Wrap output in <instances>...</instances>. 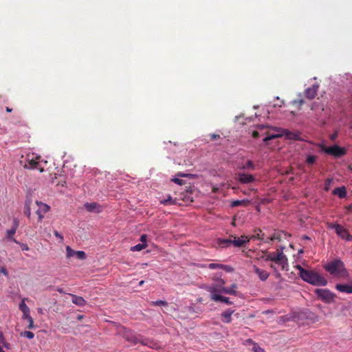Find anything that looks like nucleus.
I'll use <instances>...</instances> for the list:
<instances>
[{
	"label": "nucleus",
	"mask_w": 352,
	"mask_h": 352,
	"mask_svg": "<svg viewBox=\"0 0 352 352\" xmlns=\"http://www.w3.org/2000/svg\"><path fill=\"white\" fill-rule=\"evenodd\" d=\"M19 225V221L16 219H14L12 228H14L15 230H17Z\"/></svg>",
	"instance_id": "49"
},
{
	"label": "nucleus",
	"mask_w": 352,
	"mask_h": 352,
	"mask_svg": "<svg viewBox=\"0 0 352 352\" xmlns=\"http://www.w3.org/2000/svg\"><path fill=\"white\" fill-rule=\"evenodd\" d=\"M333 194L338 195L340 198H344L346 196V190L344 186L338 187L333 190Z\"/></svg>",
	"instance_id": "22"
},
{
	"label": "nucleus",
	"mask_w": 352,
	"mask_h": 352,
	"mask_svg": "<svg viewBox=\"0 0 352 352\" xmlns=\"http://www.w3.org/2000/svg\"><path fill=\"white\" fill-rule=\"evenodd\" d=\"M318 146L321 151L335 157H340L346 154V150L338 145L327 147L322 144H319Z\"/></svg>",
	"instance_id": "5"
},
{
	"label": "nucleus",
	"mask_w": 352,
	"mask_h": 352,
	"mask_svg": "<svg viewBox=\"0 0 352 352\" xmlns=\"http://www.w3.org/2000/svg\"><path fill=\"white\" fill-rule=\"evenodd\" d=\"M28 329H34V320L32 318H30L29 320H28Z\"/></svg>",
	"instance_id": "45"
},
{
	"label": "nucleus",
	"mask_w": 352,
	"mask_h": 352,
	"mask_svg": "<svg viewBox=\"0 0 352 352\" xmlns=\"http://www.w3.org/2000/svg\"><path fill=\"white\" fill-rule=\"evenodd\" d=\"M254 271L262 281L266 280L270 276V274L266 270L260 269L256 265L254 266Z\"/></svg>",
	"instance_id": "15"
},
{
	"label": "nucleus",
	"mask_w": 352,
	"mask_h": 352,
	"mask_svg": "<svg viewBox=\"0 0 352 352\" xmlns=\"http://www.w3.org/2000/svg\"><path fill=\"white\" fill-rule=\"evenodd\" d=\"M144 283V280H141V281H140V283H139V286H142V285H143Z\"/></svg>",
	"instance_id": "62"
},
{
	"label": "nucleus",
	"mask_w": 352,
	"mask_h": 352,
	"mask_svg": "<svg viewBox=\"0 0 352 352\" xmlns=\"http://www.w3.org/2000/svg\"><path fill=\"white\" fill-rule=\"evenodd\" d=\"M21 336L25 337L28 339H32L34 337V334L32 331H25L21 333Z\"/></svg>",
	"instance_id": "36"
},
{
	"label": "nucleus",
	"mask_w": 352,
	"mask_h": 352,
	"mask_svg": "<svg viewBox=\"0 0 352 352\" xmlns=\"http://www.w3.org/2000/svg\"><path fill=\"white\" fill-rule=\"evenodd\" d=\"M284 135H285L286 137L290 140H297L298 138V135L292 132H289L287 130H285Z\"/></svg>",
	"instance_id": "32"
},
{
	"label": "nucleus",
	"mask_w": 352,
	"mask_h": 352,
	"mask_svg": "<svg viewBox=\"0 0 352 352\" xmlns=\"http://www.w3.org/2000/svg\"><path fill=\"white\" fill-rule=\"evenodd\" d=\"M221 287L217 288V287H210L208 291L211 293V295L213 294H217V292H220Z\"/></svg>",
	"instance_id": "41"
},
{
	"label": "nucleus",
	"mask_w": 352,
	"mask_h": 352,
	"mask_svg": "<svg viewBox=\"0 0 352 352\" xmlns=\"http://www.w3.org/2000/svg\"><path fill=\"white\" fill-rule=\"evenodd\" d=\"M47 162L41 160V157L34 155V154L27 155L24 164V168L28 169H36L42 173L44 170L43 164H46Z\"/></svg>",
	"instance_id": "3"
},
{
	"label": "nucleus",
	"mask_w": 352,
	"mask_h": 352,
	"mask_svg": "<svg viewBox=\"0 0 352 352\" xmlns=\"http://www.w3.org/2000/svg\"><path fill=\"white\" fill-rule=\"evenodd\" d=\"M250 204V201L247 199L243 200H236L231 202L230 206L231 207H236L241 205L243 206H248Z\"/></svg>",
	"instance_id": "26"
},
{
	"label": "nucleus",
	"mask_w": 352,
	"mask_h": 352,
	"mask_svg": "<svg viewBox=\"0 0 352 352\" xmlns=\"http://www.w3.org/2000/svg\"><path fill=\"white\" fill-rule=\"evenodd\" d=\"M210 136H211V140H213L220 138V135L218 134L213 133V134H211Z\"/></svg>",
	"instance_id": "50"
},
{
	"label": "nucleus",
	"mask_w": 352,
	"mask_h": 352,
	"mask_svg": "<svg viewBox=\"0 0 352 352\" xmlns=\"http://www.w3.org/2000/svg\"><path fill=\"white\" fill-rule=\"evenodd\" d=\"M3 346L6 347V349H10V344L6 342H3Z\"/></svg>",
	"instance_id": "55"
},
{
	"label": "nucleus",
	"mask_w": 352,
	"mask_h": 352,
	"mask_svg": "<svg viewBox=\"0 0 352 352\" xmlns=\"http://www.w3.org/2000/svg\"><path fill=\"white\" fill-rule=\"evenodd\" d=\"M210 298L215 302L221 301L229 305L232 304V302L230 300L229 298L218 294H213L210 295Z\"/></svg>",
	"instance_id": "16"
},
{
	"label": "nucleus",
	"mask_w": 352,
	"mask_h": 352,
	"mask_svg": "<svg viewBox=\"0 0 352 352\" xmlns=\"http://www.w3.org/2000/svg\"><path fill=\"white\" fill-rule=\"evenodd\" d=\"M3 342H5L3 335L2 333H0V342L3 344Z\"/></svg>",
	"instance_id": "54"
},
{
	"label": "nucleus",
	"mask_w": 352,
	"mask_h": 352,
	"mask_svg": "<svg viewBox=\"0 0 352 352\" xmlns=\"http://www.w3.org/2000/svg\"><path fill=\"white\" fill-rule=\"evenodd\" d=\"M75 256L77 258L80 260H83L86 258V254L84 251H76L75 252Z\"/></svg>",
	"instance_id": "34"
},
{
	"label": "nucleus",
	"mask_w": 352,
	"mask_h": 352,
	"mask_svg": "<svg viewBox=\"0 0 352 352\" xmlns=\"http://www.w3.org/2000/svg\"><path fill=\"white\" fill-rule=\"evenodd\" d=\"M267 127H268V126H265V125H263V124H262V125H258V126H257L258 129V130H260V131H262V130H263L264 129H265V128H267Z\"/></svg>",
	"instance_id": "53"
},
{
	"label": "nucleus",
	"mask_w": 352,
	"mask_h": 352,
	"mask_svg": "<svg viewBox=\"0 0 352 352\" xmlns=\"http://www.w3.org/2000/svg\"><path fill=\"white\" fill-rule=\"evenodd\" d=\"M315 294L318 298L325 303H331L334 300L335 294L327 289H316Z\"/></svg>",
	"instance_id": "8"
},
{
	"label": "nucleus",
	"mask_w": 352,
	"mask_h": 352,
	"mask_svg": "<svg viewBox=\"0 0 352 352\" xmlns=\"http://www.w3.org/2000/svg\"><path fill=\"white\" fill-rule=\"evenodd\" d=\"M76 251L72 250L69 246L66 247V255L67 258L75 256V252Z\"/></svg>",
	"instance_id": "37"
},
{
	"label": "nucleus",
	"mask_w": 352,
	"mask_h": 352,
	"mask_svg": "<svg viewBox=\"0 0 352 352\" xmlns=\"http://www.w3.org/2000/svg\"><path fill=\"white\" fill-rule=\"evenodd\" d=\"M234 309H228L221 314V320L223 323H230L232 322V315L234 313Z\"/></svg>",
	"instance_id": "12"
},
{
	"label": "nucleus",
	"mask_w": 352,
	"mask_h": 352,
	"mask_svg": "<svg viewBox=\"0 0 352 352\" xmlns=\"http://www.w3.org/2000/svg\"><path fill=\"white\" fill-rule=\"evenodd\" d=\"M36 204L38 207L36 213L38 216V220L41 221L44 217V214L50 210V207L41 201H36Z\"/></svg>",
	"instance_id": "10"
},
{
	"label": "nucleus",
	"mask_w": 352,
	"mask_h": 352,
	"mask_svg": "<svg viewBox=\"0 0 352 352\" xmlns=\"http://www.w3.org/2000/svg\"><path fill=\"white\" fill-rule=\"evenodd\" d=\"M252 351L253 352H264V350L256 344H254L252 347Z\"/></svg>",
	"instance_id": "43"
},
{
	"label": "nucleus",
	"mask_w": 352,
	"mask_h": 352,
	"mask_svg": "<svg viewBox=\"0 0 352 352\" xmlns=\"http://www.w3.org/2000/svg\"><path fill=\"white\" fill-rule=\"evenodd\" d=\"M317 160V156L316 155H308L306 159V164L308 166H312L314 164H315L316 161Z\"/></svg>",
	"instance_id": "29"
},
{
	"label": "nucleus",
	"mask_w": 352,
	"mask_h": 352,
	"mask_svg": "<svg viewBox=\"0 0 352 352\" xmlns=\"http://www.w3.org/2000/svg\"><path fill=\"white\" fill-rule=\"evenodd\" d=\"M217 243L222 248H229L232 245L231 236L229 239H218Z\"/></svg>",
	"instance_id": "20"
},
{
	"label": "nucleus",
	"mask_w": 352,
	"mask_h": 352,
	"mask_svg": "<svg viewBox=\"0 0 352 352\" xmlns=\"http://www.w3.org/2000/svg\"><path fill=\"white\" fill-rule=\"evenodd\" d=\"M56 291L58 292L60 294H64V291L62 288H57Z\"/></svg>",
	"instance_id": "56"
},
{
	"label": "nucleus",
	"mask_w": 352,
	"mask_h": 352,
	"mask_svg": "<svg viewBox=\"0 0 352 352\" xmlns=\"http://www.w3.org/2000/svg\"><path fill=\"white\" fill-rule=\"evenodd\" d=\"M237 286L236 284H232L230 288L228 287H221L220 290V293L223 292L227 294H236V289Z\"/></svg>",
	"instance_id": "23"
},
{
	"label": "nucleus",
	"mask_w": 352,
	"mask_h": 352,
	"mask_svg": "<svg viewBox=\"0 0 352 352\" xmlns=\"http://www.w3.org/2000/svg\"><path fill=\"white\" fill-rule=\"evenodd\" d=\"M32 201L30 199H27L25 202V206H24V214L28 217H30L31 211H30V205H31Z\"/></svg>",
	"instance_id": "25"
},
{
	"label": "nucleus",
	"mask_w": 352,
	"mask_h": 352,
	"mask_svg": "<svg viewBox=\"0 0 352 352\" xmlns=\"http://www.w3.org/2000/svg\"><path fill=\"white\" fill-rule=\"evenodd\" d=\"M13 241L14 243H16V244H19L20 245V247L21 248V250L23 251H28V250H29L30 248H29L28 245L26 243H21V242L18 241L17 240H16L15 239H13Z\"/></svg>",
	"instance_id": "35"
},
{
	"label": "nucleus",
	"mask_w": 352,
	"mask_h": 352,
	"mask_svg": "<svg viewBox=\"0 0 352 352\" xmlns=\"http://www.w3.org/2000/svg\"><path fill=\"white\" fill-rule=\"evenodd\" d=\"M324 269L331 274L344 277L347 272L344 268V263L340 260H334L324 266Z\"/></svg>",
	"instance_id": "4"
},
{
	"label": "nucleus",
	"mask_w": 352,
	"mask_h": 352,
	"mask_svg": "<svg viewBox=\"0 0 352 352\" xmlns=\"http://www.w3.org/2000/svg\"><path fill=\"white\" fill-rule=\"evenodd\" d=\"M146 246H147L146 243H139V244H137V245L131 247V250L133 252L141 251L143 249H144L145 248H146Z\"/></svg>",
	"instance_id": "28"
},
{
	"label": "nucleus",
	"mask_w": 352,
	"mask_h": 352,
	"mask_svg": "<svg viewBox=\"0 0 352 352\" xmlns=\"http://www.w3.org/2000/svg\"><path fill=\"white\" fill-rule=\"evenodd\" d=\"M208 268L210 270L221 269L228 272L233 271V268L232 267L219 263H210L208 265Z\"/></svg>",
	"instance_id": "17"
},
{
	"label": "nucleus",
	"mask_w": 352,
	"mask_h": 352,
	"mask_svg": "<svg viewBox=\"0 0 352 352\" xmlns=\"http://www.w3.org/2000/svg\"><path fill=\"white\" fill-rule=\"evenodd\" d=\"M243 168H244V169H245V168L254 169V164H253V162L251 160H248L246 162V164L243 166Z\"/></svg>",
	"instance_id": "40"
},
{
	"label": "nucleus",
	"mask_w": 352,
	"mask_h": 352,
	"mask_svg": "<svg viewBox=\"0 0 352 352\" xmlns=\"http://www.w3.org/2000/svg\"><path fill=\"white\" fill-rule=\"evenodd\" d=\"M82 318H83V316H82V315H78V316H77V319H78V320H82Z\"/></svg>",
	"instance_id": "60"
},
{
	"label": "nucleus",
	"mask_w": 352,
	"mask_h": 352,
	"mask_svg": "<svg viewBox=\"0 0 352 352\" xmlns=\"http://www.w3.org/2000/svg\"><path fill=\"white\" fill-rule=\"evenodd\" d=\"M232 245L236 248L243 247L247 243L250 241L248 236L242 235L241 237H236L231 235Z\"/></svg>",
	"instance_id": "9"
},
{
	"label": "nucleus",
	"mask_w": 352,
	"mask_h": 352,
	"mask_svg": "<svg viewBox=\"0 0 352 352\" xmlns=\"http://www.w3.org/2000/svg\"><path fill=\"white\" fill-rule=\"evenodd\" d=\"M147 236L146 234H142L140 237V241L142 243H146Z\"/></svg>",
	"instance_id": "48"
},
{
	"label": "nucleus",
	"mask_w": 352,
	"mask_h": 352,
	"mask_svg": "<svg viewBox=\"0 0 352 352\" xmlns=\"http://www.w3.org/2000/svg\"><path fill=\"white\" fill-rule=\"evenodd\" d=\"M218 190H219L218 188H216V187H213L212 188V192H217Z\"/></svg>",
	"instance_id": "59"
},
{
	"label": "nucleus",
	"mask_w": 352,
	"mask_h": 352,
	"mask_svg": "<svg viewBox=\"0 0 352 352\" xmlns=\"http://www.w3.org/2000/svg\"><path fill=\"white\" fill-rule=\"evenodd\" d=\"M328 228L335 230L336 233L342 239L347 241H352V235L349 231L340 224L329 223Z\"/></svg>",
	"instance_id": "7"
},
{
	"label": "nucleus",
	"mask_w": 352,
	"mask_h": 352,
	"mask_svg": "<svg viewBox=\"0 0 352 352\" xmlns=\"http://www.w3.org/2000/svg\"><path fill=\"white\" fill-rule=\"evenodd\" d=\"M292 104H296V105H298V106H301V105H302L304 104V100L302 99L294 100L292 102Z\"/></svg>",
	"instance_id": "44"
},
{
	"label": "nucleus",
	"mask_w": 352,
	"mask_h": 352,
	"mask_svg": "<svg viewBox=\"0 0 352 352\" xmlns=\"http://www.w3.org/2000/svg\"><path fill=\"white\" fill-rule=\"evenodd\" d=\"M19 309L20 310L23 311H27L30 310V308L28 307V305L25 303V300L23 299L21 302L19 304Z\"/></svg>",
	"instance_id": "38"
},
{
	"label": "nucleus",
	"mask_w": 352,
	"mask_h": 352,
	"mask_svg": "<svg viewBox=\"0 0 352 352\" xmlns=\"http://www.w3.org/2000/svg\"><path fill=\"white\" fill-rule=\"evenodd\" d=\"M71 296L72 301L74 304L80 307H82L86 304V301L82 297L74 294H71Z\"/></svg>",
	"instance_id": "19"
},
{
	"label": "nucleus",
	"mask_w": 352,
	"mask_h": 352,
	"mask_svg": "<svg viewBox=\"0 0 352 352\" xmlns=\"http://www.w3.org/2000/svg\"><path fill=\"white\" fill-rule=\"evenodd\" d=\"M161 204L166 206L176 204V199H173L170 196H168L167 199L160 201Z\"/></svg>",
	"instance_id": "27"
},
{
	"label": "nucleus",
	"mask_w": 352,
	"mask_h": 352,
	"mask_svg": "<svg viewBox=\"0 0 352 352\" xmlns=\"http://www.w3.org/2000/svg\"><path fill=\"white\" fill-rule=\"evenodd\" d=\"M151 305L153 306H167L168 302L165 300H159L156 301H152Z\"/></svg>",
	"instance_id": "33"
},
{
	"label": "nucleus",
	"mask_w": 352,
	"mask_h": 352,
	"mask_svg": "<svg viewBox=\"0 0 352 352\" xmlns=\"http://www.w3.org/2000/svg\"><path fill=\"white\" fill-rule=\"evenodd\" d=\"M304 252L303 249H300L298 250V254H301Z\"/></svg>",
	"instance_id": "61"
},
{
	"label": "nucleus",
	"mask_w": 352,
	"mask_h": 352,
	"mask_svg": "<svg viewBox=\"0 0 352 352\" xmlns=\"http://www.w3.org/2000/svg\"><path fill=\"white\" fill-rule=\"evenodd\" d=\"M6 111H7V112L10 113V112H12V109H11V108H10V107H6Z\"/></svg>",
	"instance_id": "58"
},
{
	"label": "nucleus",
	"mask_w": 352,
	"mask_h": 352,
	"mask_svg": "<svg viewBox=\"0 0 352 352\" xmlns=\"http://www.w3.org/2000/svg\"><path fill=\"white\" fill-rule=\"evenodd\" d=\"M250 239L264 240V233L259 228L254 230L253 234L249 238Z\"/></svg>",
	"instance_id": "21"
},
{
	"label": "nucleus",
	"mask_w": 352,
	"mask_h": 352,
	"mask_svg": "<svg viewBox=\"0 0 352 352\" xmlns=\"http://www.w3.org/2000/svg\"><path fill=\"white\" fill-rule=\"evenodd\" d=\"M283 248L277 249L276 252H270L265 254V261H273L280 265L282 270H285L288 267V259L283 253Z\"/></svg>",
	"instance_id": "2"
},
{
	"label": "nucleus",
	"mask_w": 352,
	"mask_h": 352,
	"mask_svg": "<svg viewBox=\"0 0 352 352\" xmlns=\"http://www.w3.org/2000/svg\"><path fill=\"white\" fill-rule=\"evenodd\" d=\"M54 235L60 239V242L63 241V236L58 231H54Z\"/></svg>",
	"instance_id": "47"
},
{
	"label": "nucleus",
	"mask_w": 352,
	"mask_h": 352,
	"mask_svg": "<svg viewBox=\"0 0 352 352\" xmlns=\"http://www.w3.org/2000/svg\"><path fill=\"white\" fill-rule=\"evenodd\" d=\"M302 239H303V240H309L310 238L308 236H307V235H303L302 236Z\"/></svg>",
	"instance_id": "57"
},
{
	"label": "nucleus",
	"mask_w": 352,
	"mask_h": 352,
	"mask_svg": "<svg viewBox=\"0 0 352 352\" xmlns=\"http://www.w3.org/2000/svg\"><path fill=\"white\" fill-rule=\"evenodd\" d=\"M298 270V275L305 282L316 286H325L327 280L318 273L304 269L300 265L294 267Z\"/></svg>",
	"instance_id": "1"
},
{
	"label": "nucleus",
	"mask_w": 352,
	"mask_h": 352,
	"mask_svg": "<svg viewBox=\"0 0 352 352\" xmlns=\"http://www.w3.org/2000/svg\"><path fill=\"white\" fill-rule=\"evenodd\" d=\"M237 180L241 184H250L255 181V177L251 174L239 173L237 174Z\"/></svg>",
	"instance_id": "11"
},
{
	"label": "nucleus",
	"mask_w": 352,
	"mask_h": 352,
	"mask_svg": "<svg viewBox=\"0 0 352 352\" xmlns=\"http://www.w3.org/2000/svg\"><path fill=\"white\" fill-rule=\"evenodd\" d=\"M252 136H253V138H258V137L260 136V133H259V132H258V131H253V133H252Z\"/></svg>",
	"instance_id": "51"
},
{
	"label": "nucleus",
	"mask_w": 352,
	"mask_h": 352,
	"mask_svg": "<svg viewBox=\"0 0 352 352\" xmlns=\"http://www.w3.org/2000/svg\"><path fill=\"white\" fill-rule=\"evenodd\" d=\"M16 232V230H15L14 228H13L12 227L11 229L7 230L6 232V238L10 241H13V236L15 234Z\"/></svg>",
	"instance_id": "30"
},
{
	"label": "nucleus",
	"mask_w": 352,
	"mask_h": 352,
	"mask_svg": "<svg viewBox=\"0 0 352 352\" xmlns=\"http://www.w3.org/2000/svg\"><path fill=\"white\" fill-rule=\"evenodd\" d=\"M173 182H174L175 183L179 184V185H183L184 184V181L182 179H180L179 178H174L173 179Z\"/></svg>",
	"instance_id": "46"
},
{
	"label": "nucleus",
	"mask_w": 352,
	"mask_h": 352,
	"mask_svg": "<svg viewBox=\"0 0 352 352\" xmlns=\"http://www.w3.org/2000/svg\"><path fill=\"white\" fill-rule=\"evenodd\" d=\"M31 316H30V310L29 311H23V316H22V318L23 320H29L30 318H31Z\"/></svg>",
	"instance_id": "42"
},
{
	"label": "nucleus",
	"mask_w": 352,
	"mask_h": 352,
	"mask_svg": "<svg viewBox=\"0 0 352 352\" xmlns=\"http://www.w3.org/2000/svg\"><path fill=\"white\" fill-rule=\"evenodd\" d=\"M143 345L148 346L150 348H157V344L148 339H141L140 342Z\"/></svg>",
	"instance_id": "24"
},
{
	"label": "nucleus",
	"mask_w": 352,
	"mask_h": 352,
	"mask_svg": "<svg viewBox=\"0 0 352 352\" xmlns=\"http://www.w3.org/2000/svg\"><path fill=\"white\" fill-rule=\"evenodd\" d=\"M0 352H5L3 350V348L2 346L0 345Z\"/></svg>",
	"instance_id": "64"
},
{
	"label": "nucleus",
	"mask_w": 352,
	"mask_h": 352,
	"mask_svg": "<svg viewBox=\"0 0 352 352\" xmlns=\"http://www.w3.org/2000/svg\"><path fill=\"white\" fill-rule=\"evenodd\" d=\"M336 289L340 292H344L346 294L352 293V284H337L336 285Z\"/></svg>",
	"instance_id": "18"
},
{
	"label": "nucleus",
	"mask_w": 352,
	"mask_h": 352,
	"mask_svg": "<svg viewBox=\"0 0 352 352\" xmlns=\"http://www.w3.org/2000/svg\"><path fill=\"white\" fill-rule=\"evenodd\" d=\"M332 181L333 179H331V178H328L325 180V182H324V190L325 191H329V189H330V186H331V184L332 183Z\"/></svg>",
	"instance_id": "39"
},
{
	"label": "nucleus",
	"mask_w": 352,
	"mask_h": 352,
	"mask_svg": "<svg viewBox=\"0 0 352 352\" xmlns=\"http://www.w3.org/2000/svg\"><path fill=\"white\" fill-rule=\"evenodd\" d=\"M84 206H85V208L87 209V210L90 212H96L99 213L102 210L101 206L96 202H91V203L87 202L85 204Z\"/></svg>",
	"instance_id": "14"
},
{
	"label": "nucleus",
	"mask_w": 352,
	"mask_h": 352,
	"mask_svg": "<svg viewBox=\"0 0 352 352\" xmlns=\"http://www.w3.org/2000/svg\"><path fill=\"white\" fill-rule=\"evenodd\" d=\"M0 273H2V274H3L6 276L8 275V271H7V270L5 267H1L0 269Z\"/></svg>",
	"instance_id": "52"
},
{
	"label": "nucleus",
	"mask_w": 352,
	"mask_h": 352,
	"mask_svg": "<svg viewBox=\"0 0 352 352\" xmlns=\"http://www.w3.org/2000/svg\"><path fill=\"white\" fill-rule=\"evenodd\" d=\"M318 87V85H314L312 87L306 89L305 91L306 98L309 100L314 98L317 95Z\"/></svg>",
	"instance_id": "13"
},
{
	"label": "nucleus",
	"mask_w": 352,
	"mask_h": 352,
	"mask_svg": "<svg viewBox=\"0 0 352 352\" xmlns=\"http://www.w3.org/2000/svg\"><path fill=\"white\" fill-rule=\"evenodd\" d=\"M219 281L221 282V285H224L225 284V282H224V280L223 279H220Z\"/></svg>",
	"instance_id": "63"
},
{
	"label": "nucleus",
	"mask_w": 352,
	"mask_h": 352,
	"mask_svg": "<svg viewBox=\"0 0 352 352\" xmlns=\"http://www.w3.org/2000/svg\"><path fill=\"white\" fill-rule=\"evenodd\" d=\"M282 136L281 134H272V135H267L264 139H263V142L266 144H267L268 141L269 140H273V139H275V138H279Z\"/></svg>",
	"instance_id": "31"
},
{
	"label": "nucleus",
	"mask_w": 352,
	"mask_h": 352,
	"mask_svg": "<svg viewBox=\"0 0 352 352\" xmlns=\"http://www.w3.org/2000/svg\"><path fill=\"white\" fill-rule=\"evenodd\" d=\"M118 333L122 336L126 341L131 344H135L140 342L141 339L139 338L133 331L124 327H122L119 329Z\"/></svg>",
	"instance_id": "6"
}]
</instances>
